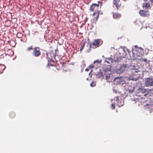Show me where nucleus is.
Here are the masks:
<instances>
[{"instance_id":"1","label":"nucleus","mask_w":153,"mask_h":153,"mask_svg":"<svg viewBox=\"0 0 153 153\" xmlns=\"http://www.w3.org/2000/svg\"><path fill=\"white\" fill-rule=\"evenodd\" d=\"M98 3L93 4L90 7V10L92 12H94L92 16L94 17L93 20L96 22L99 17L100 13V9L102 5V3L100 1H98Z\"/></svg>"},{"instance_id":"2","label":"nucleus","mask_w":153,"mask_h":153,"mask_svg":"<svg viewBox=\"0 0 153 153\" xmlns=\"http://www.w3.org/2000/svg\"><path fill=\"white\" fill-rule=\"evenodd\" d=\"M132 52L133 56L135 58L141 57L144 54V49L141 47L138 48L137 45L135 46L134 48L132 49Z\"/></svg>"},{"instance_id":"3","label":"nucleus","mask_w":153,"mask_h":153,"mask_svg":"<svg viewBox=\"0 0 153 153\" xmlns=\"http://www.w3.org/2000/svg\"><path fill=\"white\" fill-rule=\"evenodd\" d=\"M102 41L100 39H97L94 40V42L90 44L89 48L90 50L92 48V46H93V48H96L99 47L102 43Z\"/></svg>"},{"instance_id":"4","label":"nucleus","mask_w":153,"mask_h":153,"mask_svg":"<svg viewBox=\"0 0 153 153\" xmlns=\"http://www.w3.org/2000/svg\"><path fill=\"white\" fill-rule=\"evenodd\" d=\"M129 68V65L128 64H123L117 70V72L119 74H122L124 71L127 70Z\"/></svg>"},{"instance_id":"5","label":"nucleus","mask_w":153,"mask_h":153,"mask_svg":"<svg viewBox=\"0 0 153 153\" xmlns=\"http://www.w3.org/2000/svg\"><path fill=\"white\" fill-rule=\"evenodd\" d=\"M41 54L40 48L36 47H34L32 53V55L34 57H38Z\"/></svg>"},{"instance_id":"6","label":"nucleus","mask_w":153,"mask_h":153,"mask_svg":"<svg viewBox=\"0 0 153 153\" xmlns=\"http://www.w3.org/2000/svg\"><path fill=\"white\" fill-rule=\"evenodd\" d=\"M145 84L147 87L153 86V77L146 78L145 79Z\"/></svg>"},{"instance_id":"7","label":"nucleus","mask_w":153,"mask_h":153,"mask_svg":"<svg viewBox=\"0 0 153 153\" xmlns=\"http://www.w3.org/2000/svg\"><path fill=\"white\" fill-rule=\"evenodd\" d=\"M113 3V6H115L117 10L120 8L121 4L120 0H114Z\"/></svg>"},{"instance_id":"8","label":"nucleus","mask_w":153,"mask_h":153,"mask_svg":"<svg viewBox=\"0 0 153 153\" xmlns=\"http://www.w3.org/2000/svg\"><path fill=\"white\" fill-rule=\"evenodd\" d=\"M139 13L141 16L143 17H147L149 15L148 11L141 10L139 11Z\"/></svg>"},{"instance_id":"9","label":"nucleus","mask_w":153,"mask_h":153,"mask_svg":"<svg viewBox=\"0 0 153 153\" xmlns=\"http://www.w3.org/2000/svg\"><path fill=\"white\" fill-rule=\"evenodd\" d=\"M140 72V71H139L133 69V71H132V73L131 74V76L132 77L134 76H137V77L134 80H136L138 77H139L140 74H138V72Z\"/></svg>"},{"instance_id":"10","label":"nucleus","mask_w":153,"mask_h":153,"mask_svg":"<svg viewBox=\"0 0 153 153\" xmlns=\"http://www.w3.org/2000/svg\"><path fill=\"white\" fill-rule=\"evenodd\" d=\"M122 95L120 93L119 94V95L118 96H117L116 97V100L117 102V105H118V106L119 107H120L122 106H123V102L122 104H119V99H120L122 97Z\"/></svg>"},{"instance_id":"11","label":"nucleus","mask_w":153,"mask_h":153,"mask_svg":"<svg viewBox=\"0 0 153 153\" xmlns=\"http://www.w3.org/2000/svg\"><path fill=\"white\" fill-rule=\"evenodd\" d=\"M121 15L118 13H113V17L114 19H119L121 17Z\"/></svg>"},{"instance_id":"12","label":"nucleus","mask_w":153,"mask_h":153,"mask_svg":"<svg viewBox=\"0 0 153 153\" xmlns=\"http://www.w3.org/2000/svg\"><path fill=\"white\" fill-rule=\"evenodd\" d=\"M114 80L117 82L118 84L121 83L122 82V78L120 77H116L114 78Z\"/></svg>"},{"instance_id":"13","label":"nucleus","mask_w":153,"mask_h":153,"mask_svg":"<svg viewBox=\"0 0 153 153\" xmlns=\"http://www.w3.org/2000/svg\"><path fill=\"white\" fill-rule=\"evenodd\" d=\"M33 48L32 45L27 47L25 49V51L26 52H30L32 50H33Z\"/></svg>"},{"instance_id":"14","label":"nucleus","mask_w":153,"mask_h":153,"mask_svg":"<svg viewBox=\"0 0 153 153\" xmlns=\"http://www.w3.org/2000/svg\"><path fill=\"white\" fill-rule=\"evenodd\" d=\"M146 107L150 109L153 111V104H151L150 105L146 104Z\"/></svg>"},{"instance_id":"15","label":"nucleus","mask_w":153,"mask_h":153,"mask_svg":"<svg viewBox=\"0 0 153 153\" xmlns=\"http://www.w3.org/2000/svg\"><path fill=\"white\" fill-rule=\"evenodd\" d=\"M9 116L11 118H13L16 116L15 113L13 112H11L9 113Z\"/></svg>"},{"instance_id":"16","label":"nucleus","mask_w":153,"mask_h":153,"mask_svg":"<svg viewBox=\"0 0 153 153\" xmlns=\"http://www.w3.org/2000/svg\"><path fill=\"white\" fill-rule=\"evenodd\" d=\"M145 7L146 9L149 8L150 7V4L149 3H146L144 4L143 6V7Z\"/></svg>"},{"instance_id":"17","label":"nucleus","mask_w":153,"mask_h":153,"mask_svg":"<svg viewBox=\"0 0 153 153\" xmlns=\"http://www.w3.org/2000/svg\"><path fill=\"white\" fill-rule=\"evenodd\" d=\"M22 34L19 32H18L17 34V36L18 38H21L22 37Z\"/></svg>"},{"instance_id":"18","label":"nucleus","mask_w":153,"mask_h":153,"mask_svg":"<svg viewBox=\"0 0 153 153\" xmlns=\"http://www.w3.org/2000/svg\"><path fill=\"white\" fill-rule=\"evenodd\" d=\"M140 60L141 62H145L147 63V60L146 58H141L140 59Z\"/></svg>"},{"instance_id":"19","label":"nucleus","mask_w":153,"mask_h":153,"mask_svg":"<svg viewBox=\"0 0 153 153\" xmlns=\"http://www.w3.org/2000/svg\"><path fill=\"white\" fill-rule=\"evenodd\" d=\"M129 92L131 93H132L134 90V87H133L131 89H128Z\"/></svg>"},{"instance_id":"20","label":"nucleus","mask_w":153,"mask_h":153,"mask_svg":"<svg viewBox=\"0 0 153 153\" xmlns=\"http://www.w3.org/2000/svg\"><path fill=\"white\" fill-rule=\"evenodd\" d=\"M96 62L98 63H100L101 62V60H97L94 61V63H95Z\"/></svg>"},{"instance_id":"21","label":"nucleus","mask_w":153,"mask_h":153,"mask_svg":"<svg viewBox=\"0 0 153 153\" xmlns=\"http://www.w3.org/2000/svg\"><path fill=\"white\" fill-rule=\"evenodd\" d=\"M96 85V83L95 82H93L92 83H91L90 84V85L91 87H94Z\"/></svg>"},{"instance_id":"22","label":"nucleus","mask_w":153,"mask_h":153,"mask_svg":"<svg viewBox=\"0 0 153 153\" xmlns=\"http://www.w3.org/2000/svg\"><path fill=\"white\" fill-rule=\"evenodd\" d=\"M110 75L111 74H108L106 75L105 78L106 79L108 80L109 79L110 76Z\"/></svg>"},{"instance_id":"23","label":"nucleus","mask_w":153,"mask_h":153,"mask_svg":"<svg viewBox=\"0 0 153 153\" xmlns=\"http://www.w3.org/2000/svg\"><path fill=\"white\" fill-rule=\"evenodd\" d=\"M98 76L99 77H101L103 76V74L102 72L100 71L99 73Z\"/></svg>"},{"instance_id":"24","label":"nucleus","mask_w":153,"mask_h":153,"mask_svg":"<svg viewBox=\"0 0 153 153\" xmlns=\"http://www.w3.org/2000/svg\"><path fill=\"white\" fill-rule=\"evenodd\" d=\"M112 109H114L115 108V105L114 104H112L111 105Z\"/></svg>"},{"instance_id":"25","label":"nucleus","mask_w":153,"mask_h":153,"mask_svg":"<svg viewBox=\"0 0 153 153\" xmlns=\"http://www.w3.org/2000/svg\"><path fill=\"white\" fill-rule=\"evenodd\" d=\"M84 46H85V44H83L82 45V47H81V48L80 49V51H81L83 49Z\"/></svg>"},{"instance_id":"26","label":"nucleus","mask_w":153,"mask_h":153,"mask_svg":"<svg viewBox=\"0 0 153 153\" xmlns=\"http://www.w3.org/2000/svg\"><path fill=\"white\" fill-rule=\"evenodd\" d=\"M146 89H143L141 90V92L143 93H145L146 92Z\"/></svg>"},{"instance_id":"27","label":"nucleus","mask_w":153,"mask_h":153,"mask_svg":"<svg viewBox=\"0 0 153 153\" xmlns=\"http://www.w3.org/2000/svg\"><path fill=\"white\" fill-rule=\"evenodd\" d=\"M67 65L63 63V64H62V66L63 67V68H65L66 65Z\"/></svg>"},{"instance_id":"28","label":"nucleus","mask_w":153,"mask_h":153,"mask_svg":"<svg viewBox=\"0 0 153 153\" xmlns=\"http://www.w3.org/2000/svg\"><path fill=\"white\" fill-rule=\"evenodd\" d=\"M51 66L53 67L52 69L53 70L56 69V67L54 66L53 65H52Z\"/></svg>"},{"instance_id":"29","label":"nucleus","mask_w":153,"mask_h":153,"mask_svg":"<svg viewBox=\"0 0 153 153\" xmlns=\"http://www.w3.org/2000/svg\"><path fill=\"white\" fill-rule=\"evenodd\" d=\"M4 67V66L3 65H0V69H1L2 68Z\"/></svg>"},{"instance_id":"30","label":"nucleus","mask_w":153,"mask_h":153,"mask_svg":"<svg viewBox=\"0 0 153 153\" xmlns=\"http://www.w3.org/2000/svg\"><path fill=\"white\" fill-rule=\"evenodd\" d=\"M47 67H48V68H49V64L48 63L47 64Z\"/></svg>"},{"instance_id":"31","label":"nucleus","mask_w":153,"mask_h":153,"mask_svg":"<svg viewBox=\"0 0 153 153\" xmlns=\"http://www.w3.org/2000/svg\"><path fill=\"white\" fill-rule=\"evenodd\" d=\"M150 1L152 2V3H153V0H149Z\"/></svg>"},{"instance_id":"32","label":"nucleus","mask_w":153,"mask_h":153,"mask_svg":"<svg viewBox=\"0 0 153 153\" xmlns=\"http://www.w3.org/2000/svg\"><path fill=\"white\" fill-rule=\"evenodd\" d=\"M85 71H88L89 70H88V68H86V69H85Z\"/></svg>"},{"instance_id":"33","label":"nucleus","mask_w":153,"mask_h":153,"mask_svg":"<svg viewBox=\"0 0 153 153\" xmlns=\"http://www.w3.org/2000/svg\"><path fill=\"white\" fill-rule=\"evenodd\" d=\"M106 62H107L108 63H109V62H108V61H106Z\"/></svg>"},{"instance_id":"34","label":"nucleus","mask_w":153,"mask_h":153,"mask_svg":"<svg viewBox=\"0 0 153 153\" xmlns=\"http://www.w3.org/2000/svg\"><path fill=\"white\" fill-rule=\"evenodd\" d=\"M148 0H143L144 1H147Z\"/></svg>"},{"instance_id":"35","label":"nucleus","mask_w":153,"mask_h":153,"mask_svg":"<svg viewBox=\"0 0 153 153\" xmlns=\"http://www.w3.org/2000/svg\"><path fill=\"white\" fill-rule=\"evenodd\" d=\"M123 51H124L125 52L126 51H125V49H123Z\"/></svg>"},{"instance_id":"36","label":"nucleus","mask_w":153,"mask_h":153,"mask_svg":"<svg viewBox=\"0 0 153 153\" xmlns=\"http://www.w3.org/2000/svg\"><path fill=\"white\" fill-rule=\"evenodd\" d=\"M5 68H4L3 69H2V71H3L4 69Z\"/></svg>"},{"instance_id":"37","label":"nucleus","mask_w":153,"mask_h":153,"mask_svg":"<svg viewBox=\"0 0 153 153\" xmlns=\"http://www.w3.org/2000/svg\"><path fill=\"white\" fill-rule=\"evenodd\" d=\"M147 94H144V96H146V95Z\"/></svg>"},{"instance_id":"38","label":"nucleus","mask_w":153,"mask_h":153,"mask_svg":"<svg viewBox=\"0 0 153 153\" xmlns=\"http://www.w3.org/2000/svg\"><path fill=\"white\" fill-rule=\"evenodd\" d=\"M127 51H128V52H129V51H128V50H127Z\"/></svg>"},{"instance_id":"39","label":"nucleus","mask_w":153,"mask_h":153,"mask_svg":"<svg viewBox=\"0 0 153 153\" xmlns=\"http://www.w3.org/2000/svg\"><path fill=\"white\" fill-rule=\"evenodd\" d=\"M124 0V1H126L127 0Z\"/></svg>"},{"instance_id":"40","label":"nucleus","mask_w":153,"mask_h":153,"mask_svg":"<svg viewBox=\"0 0 153 153\" xmlns=\"http://www.w3.org/2000/svg\"><path fill=\"white\" fill-rule=\"evenodd\" d=\"M152 58L153 59V57H152Z\"/></svg>"}]
</instances>
